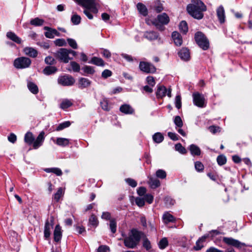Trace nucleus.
Returning <instances> with one entry per match:
<instances>
[{"instance_id": "nucleus-13", "label": "nucleus", "mask_w": 252, "mask_h": 252, "mask_svg": "<svg viewBox=\"0 0 252 252\" xmlns=\"http://www.w3.org/2000/svg\"><path fill=\"white\" fill-rule=\"evenodd\" d=\"M179 57L182 60L187 61L190 59V53L187 48H182L178 53Z\"/></svg>"}, {"instance_id": "nucleus-5", "label": "nucleus", "mask_w": 252, "mask_h": 252, "mask_svg": "<svg viewBox=\"0 0 252 252\" xmlns=\"http://www.w3.org/2000/svg\"><path fill=\"white\" fill-rule=\"evenodd\" d=\"M31 63L29 58L22 57L16 58L14 61L13 65L17 69H23L29 67Z\"/></svg>"}, {"instance_id": "nucleus-38", "label": "nucleus", "mask_w": 252, "mask_h": 252, "mask_svg": "<svg viewBox=\"0 0 252 252\" xmlns=\"http://www.w3.org/2000/svg\"><path fill=\"white\" fill-rule=\"evenodd\" d=\"M44 29L47 31V32H45V35L46 37L49 38H54V33L53 31L54 29L48 27H44Z\"/></svg>"}, {"instance_id": "nucleus-18", "label": "nucleus", "mask_w": 252, "mask_h": 252, "mask_svg": "<svg viewBox=\"0 0 252 252\" xmlns=\"http://www.w3.org/2000/svg\"><path fill=\"white\" fill-rule=\"evenodd\" d=\"M23 51L26 55L32 58H35L38 54L37 50L32 47H25Z\"/></svg>"}, {"instance_id": "nucleus-41", "label": "nucleus", "mask_w": 252, "mask_h": 252, "mask_svg": "<svg viewBox=\"0 0 252 252\" xmlns=\"http://www.w3.org/2000/svg\"><path fill=\"white\" fill-rule=\"evenodd\" d=\"M71 125L69 121H65L60 124L57 127L56 130L60 131L65 128L69 127Z\"/></svg>"}, {"instance_id": "nucleus-48", "label": "nucleus", "mask_w": 252, "mask_h": 252, "mask_svg": "<svg viewBox=\"0 0 252 252\" xmlns=\"http://www.w3.org/2000/svg\"><path fill=\"white\" fill-rule=\"evenodd\" d=\"M156 176L158 178L163 179L166 178V173L164 170L158 169L156 172Z\"/></svg>"}, {"instance_id": "nucleus-52", "label": "nucleus", "mask_w": 252, "mask_h": 252, "mask_svg": "<svg viewBox=\"0 0 252 252\" xmlns=\"http://www.w3.org/2000/svg\"><path fill=\"white\" fill-rule=\"evenodd\" d=\"M70 65L73 71L78 72L80 70V65L75 62H70Z\"/></svg>"}, {"instance_id": "nucleus-20", "label": "nucleus", "mask_w": 252, "mask_h": 252, "mask_svg": "<svg viewBox=\"0 0 252 252\" xmlns=\"http://www.w3.org/2000/svg\"><path fill=\"white\" fill-rule=\"evenodd\" d=\"M217 14L220 23H224L225 21V14L224 9L222 6L220 5L218 8Z\"/></svg>"}, {"instance_id": "nucleus-61", "label": "nucleus", "mask_w": 252, "mask_h": 252, "mask_svg": "<svg viewBox=\"0 0 252 252\" xmlns=\"http://www.w3.org/2000/svg\"><path fill=\"white\" fill-rule=\"evenodd\" d=\"M143 245L147 250H149L151 248L150 242L147 239L144 240Z\"/></svg>"}, {"instance_id": "nucleus-17", "label": "nucleus", "mask_w": 252, "mask_h": 252, "mask_svg": "<svg viewBox=\"0 0 252 252\" xmlns=\"http://www.w3.org/2000/svg\"><path fill=\"white\" fill-rule=\"evenodd\" d=\"M144 36L148 40L152 41L157 39L158 38L159 34L158 32L154 31H147L145 32Z\"/></svg>"}, {"instance_id": "nucleus-54", "label": "nucleus", "mask_w": 252, "mask_h": 252, "mask_svg": "<svg viewBox=\"0 0 252 252\" xmlns=\"http://www.w3.org/2000/svg\"><path fill=\"white\" fill-rule=\"evenodd\" d=\"M175 106L178 109L182 106L181 97L179 95H177L175 97Z\"/></svg>"}, {"instance_id": "nucleus-49", "label": "nucleus", "mask_w": 252, "mask_h": 252, "mask_svg": "<svg viewBox=\"0 0 252 252\" xmlns=\"http://www.w3.org/2000/svg\"><path fill=\"white\" fill-rule=\"evenodd\" d=\"M168 245V241L166 238H162L159 242L158 246L160 249H165Z\"/></svg>"}, {"instance_id": "nucleus-35", "label": "nucleus", "mask_w": 252, "mask_h": 252, "mask_svg": "<svg viewBox=\"0 0 252 252\" xmlns=\"http://www.w3.org/2000/svg\"><path fill=\"white\" fill-rule=\"evenodd\" d=\"M154 141L157 143H160L164 139L163 135L160 132H157L153 136Z\"/></svg>"}, {"instance_id": "nucleus-14", "label": "nucleus", "mask_w": 252, "mask_h": 252, "mask_svg": "<svg viewBox=\"0 0 252 252\" xmlns=\"http://www.w3.org/2000/svg\"><path fill=\"white\" fill-rule=\"evenodd\" d=\"M62 230L59 224L56 225L54 231V240L56 242H59L62 238Z\"/></svg>"}, {"instance_id": "nucleus-21", "label": "nucleus", "mask_w": 252, "mask_h": 252, "mask_svg": "<svg viewBox=\"0 0 252 252\" xmlns=\"http://www.w3.org/2000/svg\"><path fill=\"white\" fill-rule=\"evenodd\" d=\"M91 84V81L87 78H81L79 80L78 87L83 89L89 87Z\"/></svg>"}, {"instance_id": "nucleus-29", "label": "nucleus", "mask_w": 252, "mask_h": 252, "mask_svg": "<svg viewBox=\"0 0 252 252\" xmlns=\"http://www.w3.org/2000/svg\"><path fill=\"white\" fill-rule=\"evenodd\" d=\"M162 219L165 223H168L170 222H174L175 220V218L168 212L163 214Z\"/></svg>"}, {"instance_id": "nucleus-37", "label": "nucleus", "mask_w": 252, "mask_h": 252, "mask_svg": "<svg viewBox=\"0 0 252 252\" xmlns=\"http://www.w3.org/2000/svg\"><path fill=\"white\" fill-rule=\"evenodd\" d=\"M179 29L181 32L186 34L188 31V24L185 21H182L179 25Z\"/></svg>"}, {"instance_id": "nucleus-10", "label": "nucleus", "mask_w": 252, "mask_h": 252, "mask_svg": "<svg viewBox=\"0 0 252 252\" xmlns=\"http://www.w3.org/2000/svg\"><path fill=\"white\" fill-rule=\"evenodd\" d=\"M139 68L141 71L147 73H153L156 70V68L153 64L145 62L140 63Z\"/></svg>"}, {"instance_id": "nucleus-51", "label": "nucleus", "mask_w": 252, "mask_h": 252, "mask_svg": "<svg viewBox=\"0 0 252 252\" xmlns=\"http://www.w3.org/2000/svg\"><path fill=\"white\" fill-rule=\"evenodd\" d=\"M54 43L56 45L58 46H63L66 45V42L65 39L63 38H59L55 40Z\"/></svg>"}, {"instance_id": "nucleus-44", "label": "nucleus", "mask_w": 252, "mask_h": 252, "mask_svg": "<svg viewBox=\"0 0 252 252\" xmlns=\"http://www.w3.org/2000/svg\"><path fill=\"white\" fill-rule=\"evenodd\" d=\"M90 224L96 227L98 224V221L96 216L92 215L89 219Z\"/></svg>"}, {"instance_id": "nucleus-30", "label": "nucleus", "mask_w": 252, "mask_h": 252, "mask_svg": "<svg viewBox=\"0 0 252 252\" xmlns=\"http://www.w3.org/2000/svg\"><path fill=\"white\" fill-rule=\"evenodd\" d=\"M57 71V68L53 66H47L43 69V73L47 75L55 73Z\"/></svg>"}, {"instance_id": "nucleus-24", "label": "nucleus", "mask_w": 252, "mask_h": 252, "mask_svg": "<svg viewBox=\"0 0 252 252\" xmlns=\"http://www.w3.org/2000/svg\"><path fill=\"white\" fill-rule=\"evenodd\" d=\"M149 179L148 183L151 188L156 189L160 186V182L159 180L153 177H149Z\"/></svg>"}, {"instance_id": "nucleus-60", "label": "nucleus", "mask_w": 252, "mask_h": 252, "mask_svg": "<svg viewBox=\"0 0 252 252\" xmlns=\"http://www.w3.org/2000/svg\"><path fill=\"white\" fill-rule=\"evenodd\" d=\"M148 84L152 87H153L155 85V81L153 77L149 76L146 78Z\"/></svg>"}, {"instance_id": "nucleus-1", "label": "nucleus", "mask_w": 252, "mask_h": 252, "mask_svg": "<svg viewBox=\"0 0 252 252\" xmlns=\"http://www.w3.org/2000/svg\"><path fill=\"white\" fill-rule=\"evenodd\" d=\"M206 10V6L201 0H191V3L187 7V10L189 14L198 20L203 18V12Z\"/></svg>"}, {"instance_id": "nucleus-4", "label": "nucleus", "mask_w": 252, "mask_h": 252, "mask_svg": "<svg viewBox=\"0 0 252 252\" xmlns=\"http://www.w3.org/2000/svg\"><path fill=\"white\" fill-rule=\"evenodd\" d=\"M194 39L197 45L203 50H206L209 48V40L202 32H197L195 34Z\"/></svg>"}, {"instance_id": "nucleus-15", "label": "nucleus", "mask_w": 252, "mask_h": 252, "mask_svg": "<svg viewBox=\"0 0 252 252\" xmlns=\"http://www.w3.org/2000/svg\"><path fill=\"white\" fill-rule=\"evenodd\" d=\"M44 132L43 131L41 132L38 135L36 139L34 141L33 143V147L34 149L38 148L42 144V143L44 140Z\"/></svg>"}, {"instance_id": "nucleus-22", "label": "nucleus", "mask_w": 252, "mask_h": 252, "mask_svg": "<svg viewBox=\"0 0 252 252\" xmlns=\"http://www.w3.org/2000/svg\"><path fill=\"white\" fill-rule=\"evenodd\" d=\"M6 36L7 38L10 39V40H12L13 41L18 43L20 44L21 43L22 40L16 34L13 32H7Z\"/></svg>"}, {"instance_id": "nucleus-31", "label": "nucleus", "mask_w": 252, "mask_h": 252, "mask_svg": "<svg viewBox=\"0 0 252 252\" xmlns=\"http://www.w3.org/2000/svg\"><path fill=\"white\" fill-rule=\"evenodd\" d=\"M44 23V20L38 17L32 19L30 21V24L34 26H41Z\"/></svg>"}, {"instance_id": "nucleus-40", "label": "nucleus", "mask_w": 252, "mask_h": 252, "mask_svg": "<svg viewBox=\"0 0 252 252\" xmlns=\"http://www.w3.org/2000/svg\"><path fill=\"white\" fill-rule=\"evenodd\" d=\"M81 17L77 14H74L71 16V21L75 25H77L80 23Z\"/></svg>"}, {"instance_id": "nucleus-2", "label": "nucleus", "mask_w": 252, "mask_h": 252, "mask_svg": "<svg viewBox=\"0 0 252 252\" xmlns=\"http://www.w3.org/2000/svg\"><path fill=\"white\" fill-rule=\"evenodd\" d=\"M141 238V233L136 229L131 230L128 236L124 240L125 246L128 248L133 249L139 244Z\"/></svg>"}, {"instance_id": "nucleus-6", "label": "nucleus", "mask_w": 252, "mask_h": 252, "mask_svg": "<svg viewBox=\"0 0 252 252\" xmlns=\"http://www.w3.org/2000/svg\"><path fill=\"white\" fill-rule=\"evenodd\" d=\"M54 56L57 59L64 63H68L71 59L69 57L68 49L65 48L60 49L54 53Z\"/></svg>"}, {"instance_id": "nucleus-57", "label": "nucleus", "mask_w": 252, "mask_h": 252, "mask_svg": "<svg viewBox=\"0 0 252 252\" xmlns=\"http://www.w3.org/2000/svg\"><path fill=\"white\" fill-rule=\"evenodd\" d=\"M45 62L46 64L52 65L55 63V60L52 57L48 56L45 58Z\"/></svg>"}, {"instance_id": "nucleus-12", "label": "nucleus", "mask_w": 252, "mask_h": 252, "mask_svg": "<svg viewBox=\"0 0 252 252\" xmlns=\"http://www.w3.org/2000/svg\"><path fill=\"white\" fill-rule=\"evenodd\" d=\"M79 5L87 9H91L94 7V0H74Z\"/></svg>"}, {"instance_id": "nucleus-46", "label": "nucleus", "mask_w": 252, "mask_h": 252, "mask_svg": "<svg viewBox=\"0 0 252 252\" xmlns=\"http://www.w3.org/2000/svg\"><path fill=\"white\" fill-rule=\"evenodd\" d=\"M175 150L179 153L184 154L187 153L186 149L182 145L181 143H177L175 146Z\"/></svg>"}, {"instance_id": "nucleus-42", "label": "nucleus", "mask_w": 252, "mask_h": 252, "mask_svg": "<svg viewBox=\"0 0 252 252\" xmlns=\"http://www.w3.org/2000/svg\"><path fill=\"white\" fill-rule=\"evenodd\" d=\"M217 162L219 165H223L226 162V158L224 155H220L217 158Z\"/></svg>"}, {"instance_id": "nucleus-9", "label": "nucleus", "mask_w": 252, "mask_h": 252, "mask_svg": "<svg viewBox=\"0 0 252 252\" xmlns=\"http://www.w3.org/2000/svg\"><path fill=\"white\" fill-rule=\"evenodd\" d=\"M193 102L194 105L199 107H205V98L204 95L198 92L192 94Z\"/></svg>"}, {"instance_id": "nucleus-33", "label": "nucleus", "mask_w": 252, "mask_h": 252, "mask_svg": "<svg viewBox=\"0 0 252 252\" xmlns=\"http://www.w3.org/2000/svg\"><path fill=\"white\" fill-rule=\"evenodd\" d=\"M34 138L33 134L31 132H28L25 135L24 140L25 142L29 145L32 144L34 141Z\"/></svg>"}, {"instance_id": "nucleus-32", "label": "nucleus", "mask_w": 252, "mask_h": 252, "mask_svg": "<svg viewBox=\"0 0 252 252\" xmlns=\"http://www.w3.org/2000/svg\"><path fill=\"white\" fill-rule=\"evenodd\" d=\"M44 171L47 173H53L57 176H61L63 174L61 169L59 168H47Z\"/></svg>"}, {"instance_id": "nucleus-43", "label": "nucleus", "mask_w": 252, "mask_h": 252, "mask_svg": "<svg viewBox=\"0 0 252 252\" xmlns=\"http://www.w3.org/2000/svg\"><path fill=\"white\" fill-rule=\"evenodd\" d=\"M82 69L85 73L88 74H93L95 71L93 67L88 65H85Z\"/></svg>"}, {"instance_id": "nucleus-34", "label": "nucleus", "mask_w": 252, "mask_h": 252, "mask_svg": "<svg viewBox=\"0 0 252 252\" xmlns=\"http://www.w3.org/2000/svg\"><path fill=\"white\" fill-rule=\"evenodd\" d=\"M28 87L29 90L33 94H36L38 92V88L37 85L33 82H30L28 83Z\"/></svg>"}, {"instance_id": "nucleus-7", "label": "nucleus", "mask_w": 252, "mask_h": 252, "mask_svg": "<svg viewBox=\"0 0 252 252\" xmlns=\"http://www.w3.org/2000/svg\"><path fill=\"white\" fill-rule=\"evenodd\" d=\"M74 78L69 75L60 76L58 79L59 84L63 86H70L73 85L75 83Z\"/></svg>"}, {"instance_id": "nucleus-58", "label": "nucleus", "mask_w": 252, "mask_h": 252, "mask_svg": "<svg viewBox=\"0 0 252 252\" xmlns=\"http://www.w3.org/2000/svg\"><path fill=\"white\" fill-rule=\"evenodd\" d=\"M112 74V71L108 69H105L102 72L101 76L104 78L110 77Z\"/></svg>"}, {"instance_id": "nucleus-19", "label": "nucleus", "mask_w": 252, "mask_h": 252, "mask_svg": "<svg viewBox=\"0 0 252 252\" xmlns=\"http://www.w3.org/2000/svg\"><path fill=\"white\" fill-rule=\"evenodd\" d=\"M120 111L125 114H132L134 109L128 104H125L121 106Z\"/></svg>"}, {"instance_id": "nucleus-56", "label": "nucleus", "mask_w": 252, "mask_h": 252, "mask_svg": "<svg viewBox=\"0 0 252 252\" xmlns=\"http://www.w3.org/2000/svg\"><path fill=\"white\" fill-rule=\"evenodd\" d=\"M135 203L139 207H143L145 205L144 199L140 197H137L135 199Z\"/></svg>"}, {"instance_id": "nucleus-28", "label": "nucleus", "mask_w": 252, "mask_h": 252, "mask_svg": "<svg viewBox=\"0 0 252 252\" xmlns=\"http://www.w3.org/2000/svg\"><path fill=\"white\" fill-rule=\"evenodd\" d=\"M56 143L59 146L65 147L68 145L69 139L65 138H57Z\"/></svg>"}, {"instance_id": "nucleus-64", "label": "nucleus", "mask_w": 252, "mask_h": 252, "mask_svg": "<svg viewBox=\"0 0 252 252\" xmlns=\"http://www.w3.org/2000/svg\"><path fill=\"white\" fill-rule=\"evenodd\" d=\"M8 139L10 142L14 143L17 140V137L14 133H11L8 137Z\"/></svg>"}, {"instance_id": "nucleus-63", "label": "nucleus", "mask_w": 252, "mask_h": 252, "mask_svg": "<svg viewBox=\"0 0 252 252\" xmlns=\"http://www.w3.org/2000/svg\"><path fill=\"white\" fill-rule=\"evenodd\" d=\"M107 251H109V248L106 246L102 245L98 248L97 252H107Z\"/></svg>"}, {"instance_id": "nucleus-47", "label": "nucleus", "mask_w": 252, "mask_h": 252, "mask_svg": "<svg viewBox=\"0 0 252 252\" xmlns=\"http://www.w3.org/2000/svg\"><path fill=\"white\" fill-rule=\"evenodd\" d=\"M110 228L113 233H115L116 231L117 223L115 219H112L110 220Z\"/></svg>"}, {"instance_id": "nucleus-53", "label": "nucleus", "mask_w": 252, "mask_h": 252, "mask_svg": "<svg viewBox=\"0 0 252 252\" xmlns=\"http://www.w3.org/2000/svg\"><path fill=\"white\" fill-rule=\"evenodd\" d=\"M195 168L198 172H202L204 170V165L200 161L195 162Z\"/></svg>"}, {"instance_id": "nucleus-59", "label": "nucleus", "mask_w": 252, "mask_h": 252, "mask_svg": "<svg viewBox=\"0 0 252 252\" xmlns=\"http://www.w3.org/2000/svg\"><path fill=\"white\" fill-rule=\"evenodd\" d=\"M144 200H146L149 204H151L154 199V197L151 194H146L144 196Z\"/></svg>"}, {"instance_id": "nucleus-3", "label": "nucleus", "mask_w": 252, "mask_h": 252, "mask_svg": "<svg viewBox=\"0 0 252 252\" xmlns=\"http://www.w3.org/2000/svg\"><path fill=\"white\" fill-rule=\"evenodd\" d=\"M169 22V17L165 13H163L158 15L157 18L152 21V24L156 28L160 31L165 29L164 25H167Z\"/></svg>"}, {"instance_id": "nucleus-16", "label": "nucleus", "mask_w": 252, "mask_h": 252, "mask_svg": "<svg viewBox=\"0 0 252 252\" xmlns=\"http://www.w3.org/2000/svg\"><path fill=\"white\" fill-rule=\"evenodd\" d=\"M172 38L176 45L181 46L182 45L183 42L182 37L178 32H173L172 33Z\"/></svg>"}, {"instance_id": "nucleus-26", "label": "nucleus", "mask_w": 252, "mask_h": 252, "mask_svg": "<svg viewBox=\"0 0 252 252\" xmlns=\"http://www.w3.org/2000/svg\"><path fill=\"white\" fill-rule=\"evenodd\" d=\"M167 89L164 86H159L157 90L156 95L158 98H162L166 94Z\"/></svg>"}, {"instance_id": "nucleus-11", "label": "nucleus", "mask_w": 252, "mask_h": 252, "mask_svg": "<svg viewBox=\"0 0 252 252\" xmlns=\"http://www.w3.org/2000/svg\"><path fill=\"white\" fill-rule=\"evenodd\" d=\"M54 225V218L51 217L50 220H46L44 226V236L46 239H48L51 235V229Z\"/></svg>"}, {"instance_id": "nucleus-39", "label": "nucleus", "mask_w": 252, "mask_h": 252, "mask_svg": "<svg viewBox=\"0 0 252 252\" xmlns=\"http://www.w3.org/2000/svg\"><path fill=\"white\" fill-rule=\"evenodd\" d=\"M63 194V189L62 188H60L58 189L57 192L54 194L53 198L56 200V202H58Z\"/></svg>"}, {"instance_id": "nucleus-8", "label": "nucleus", "mask_w": 252, "mask_h": 252, "mask_svg": "<svg viewBox=\"0 0 252 252\" xmlns=\"http://www.w3.org/2000/svg\"><path fill=\"white\" fill-rule=\"evenodd\" d=\"M222 241L229 246H233L237 249H241L242 247H245L246 245L231 237H223Z\"/></svg>"}, {"instance_id": "nucleus-55", "label": "nucleus", "mask_w": 252, "mask_h": 252, "mask_svg": "<svg viewBox=\"0 0 252 252\" xmlns=\"http://www.w3.org/2000/svg\"><path fill=\"white\" fill-rule=\"evenodd\" d=\"M125 181L132 188H135L137 185V182L131 178L126 179Z\"/></svg>"}, {"instance_id": "nucleus-27", "label": "nucleus", "mask_w": 252, "mask_h": 252, "mask_svg": "<svg viewBox=\"0 0 252 252\" xmlns=\"http://www.w3.org/2000/svg\"><path fill=\"white\" fill-rule=\"evenodd\" d=\"M89 63L95 64L97 66H104V63L103 60L100 58L94 57L92 58Z\"/></svg>"}, {"instance_id": "nucleus-25", "label": "nucleus", "mask_w": 252, "mask_h": 252, "mask_svg": "<svg viewBox=\"0 0 252 252\" xmlns=\"http://www.w3.org/2000/svg\"><path fill=\"white\" fill-rule=\"evenodd\" d=\"M189 150L192 156H199L201 154L200 148L194 144H191L189 146Z\"/></svg>"}, {"instance_id": "nucleus-62", "label": "nucleus", "mask_w": 252, "mask_h": 252, "mask_svg": "<svg viewBox=\"0 0 252 252\" xmlns=\"http://www.w3.org/2000/svg\"><path fill=\"white\" fill-rule=\"evenodd\" d=\"M168 136L170 137V138L174 141H176L178 140V135L174 132H168Z\"/></svg>"}, {"instance_id": "nucleus-50", "label": "nucleus", "mask_w": 252, "mask_h": 252, "mask_svg": "<svg viewBox=\"0 0 252 252\" xmlns=\"http://www.w3.org/2000/svg\"><path fill=\"white\" fill-rule=\"evenodd\" d=\"M67 42L69 45L73 49H76L78 48V45L76 41L72 38H67Z\"/></svg>"}, {"instance_id": "nucleus-23", "label": "nucleus", "mask_w": 252, "mask_h": 252, "mask_svg": "<svg viewBox=\"0 0 252 252\" xmlns=\"http://www.w3.org/2000/svg\"><path fill=\"white\" fill-rule=\"evenodd\" d=\"M137 8L139 12L143 16H146L148 15V9L146 6L141 2L137 4Z\"/></svg>"}, {"instance_id": "nucleus-36", "label": "nucleus", "mask_w": 252, "mask_h": 252, "mask_svg": "<svg viewBox=\"0 0 252 252\" xmlns=\"http://www.w3.org/2000/svg\"><path fill=\"white\" fill-rule=\"evenodd\" d=\"M72 105V102L69 99H63L60 104V107L63 109H65L70 107Z\"/></svg>"}, {"instance_id": "nucleus-45", "label": "nucleus", "mask_w": 252, "mask_h": 252, "mask_svg": "<svg viewBox=\"0 0 252 252\" xmlns=\"http://www.w3.org/2000/svg\"><path fill=\"white\" fill-rule=\"evenodd\" d=\"M174 123L177 127L181 128L183 126V123L181 117L179 116L175 117L174 119Z\"/></svg>"}]
</instances>
